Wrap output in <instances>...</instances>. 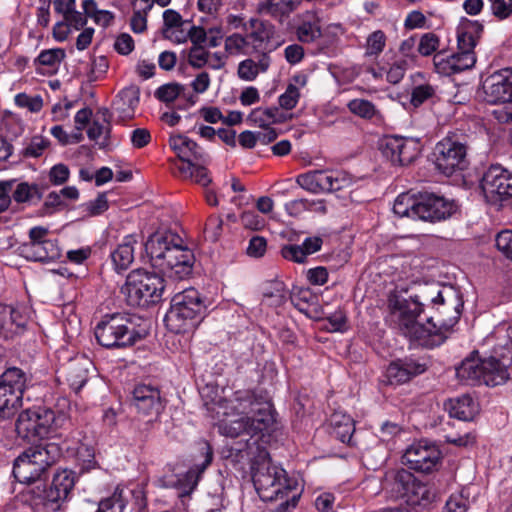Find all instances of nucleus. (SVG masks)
<instances>
[{
  "instance_id": "nucleus-4",
  "label": "nucleus",
  "mask_w": 512,
  "mask_h": 512,
  "mask_svg": "<svg viewBox=\"0 0 512 512\" xmlns=\"http://www.w3.org/2000/svg\"><path fill=\"white\" fill-rule=\"evenodd\" d=\"M208 410L216 414L221 434L228 437L250 435L246 441L256 442L253 437L269 432L275 424V411L268 401L258 400L251 391H236L231 399L213 400ZM235 442L231 444L233 446Z\"/></svg>"
},
{
  "instance_id": "nucleus-18",
  "label": "nucleus",
  "mask_w": 512,
  "mask_h": 512,
  "mask_svg": "<svg viewBox=\"0 0 512 512\" xmlns=\"http://www.w3.org/2000/svg\"><path fill=\"white\" fill-rule=\"evenodd\" d=\"M482 88L488 103H512V68L501 69L488 76Z\"/></svg>"
},
{
  "instance_id": "nucleus-31",
  "label": "nucleus",
  "mask_w": 512,
  "mask_h": 512,
  "mask_svg": "<svg viewBox=\"0 0 512 512\" xmlns=\"http://www.w3.org/2000/svg\"><path fill=\"white\" fill-rule=\"evenodd\" d=\"M140 90L136 86L126 87L119 92L114 101L115 109L124 117H132L139 104Z\"/></svg>"
},
{
  "instance_id": "nucleus-27",
  "label": "nucleus",
  "mask_w": 512,
  "mask_h": 512,
  "mask_svg": "<svg viewBox=\"0 0 512 512\" xmlns=\"http://www.w3.org/2000/svg\"><path fill=\"white\" fill-rule=\"evenodd\" d=\"M91 368H93V363L86 357H79L70 362L67 368L66 380L70 388L76 393L79 392L88 381Z\"/></svg>"
},
{
  "instance_id": "nucleus-28",
  "label": "nucleus",
  "mask_w": 512,
  "mask_h": 512,
  "mask_svg": "<svg viewBox=\"0 0 512 512\" xmlns=\"http://www.w3.org/2000/svg\"><path fill=\"white\" fill-rule=\"evenodd\" d=\"M483 376L481 384L497 386L505 383L509 378L507 366L494 357L482 360Z\"/></svg>"
},
{
  "instance_id": "nucleus-5",
  "label": "nucleus",
  "mask_w": 512,
  "mask_h": 512,
  "mask_svg": "<svg viewBox=\"0 0 512 512\" xmlns=\"http://www.w3.org/2000/svg\"><path fill=\"white\" fill-rule=\"evenodd\" d=\"M148 263L163 277L178 281L193 271L195 256L184 240L171 230L150 235L144 244Z\"/></svg>"
},
{
  "instance_id": "nucleus-47",
  "label": "nucleus",
  "mask_w": 512,
  "mask_h": 512,
  "mask_svg": "<svg viewBox=\"0 0 512 512\" xmlns=\"http://www.w3.org/2000/svg\"><path fill=\"white\" fill-rule=\"evenodd\" d=\"M278 114L277 108H257L254 109L249 117L250 119L255 122L260 127H266L270 125L271 123L276 122V117Z\"/></svg>"
},
{
  "instance_id": "nucleus-3",
  "label": "nucleus",
  "mask_w": 512,
  "mask_h": 512,
  "mask_svg": "<svg viewBox=\"0 0 512 512\" xmlns=\"http://www.w3.org/2000/svg\"><path fill=\"white\" fill-rule=\"evenodd\" d=\"M226 460L238 470L250 466L254 487L263 501L279 502L275 512H289L300 498L298 483L272 461L267 450L256 442L235 443L227 450Z\"/></svg>"
},
{
  "instance_id": "nucleus-20",
  "label": "nucleus",
  "mask_w": 512,
  "mask_h": 512,
  "mask_svg": "<svg viewBox=\"0 0 512 512\" xmlns=\"http://www.w3.org/2000/svg\"><path fill=\"white\" fill-rule=\"evenodd\" d=\"M199 455L194 458V465L179 479L180 497L189 496L198 485L201 475L212 463L213 451L207 441L198 443Z\"/></svg>"
},
{
  "instance_id": "nucleus-14",
  "label": "nucleus",
  "mask_w": 512,
  "mask_h": 512,
  "mask_svg": "<svg viewBox=\"0 0 512 512\" xmlns=\"http://www.w3.org/2000/svg\"><path fill=\"white\" fill-rule=\"evenodd\" d=\"M440 459L439 448L428 440L412 443L402 456L405 465L421 473L432 472L438 466Z\"/></svg>"
},
{
  "instance_id": "nucleus-15",
  "label": "nucleus",
  "mask_w": 512,
  "mask_h": 512,
  "mask_svg": "<svg viewBox=\"0 0 512 512\" xmlns=\"http://www.w3.org/2000/svg\"><path fill=\"white\" fill-rule=\"evenodd\" d=\"M481 188L486 198L498 202L512 197V172L501 165H491L483 174Z\"/></svg>"
},
{
  "instance_id": "nucleus-8",
  "label": "nucleus",
  "mask_w": 512,
  "mask_h": 512,
  "mask_svg": "<svg viewBox=\"0 0 512 512\" xmlns=\"http://www.w3.org/2000/svg\"><path fill=\"white\" fill-rule=\"evenodd\" d=\"M206 309V299L197 289H184L172 298L165 316L166 326L177 334L189 332L203 320Z\"/></svg>"
},
{
  "instance_id": "nucleus-38",
  "label": "nucleus",
  "mask_w": 512,
  "mask_h": 512,
  "mask_svg": "<svg viewBox=\"0 0 512 512\" xmlns=\"http://www.w3.org/2000/svg\"><path fill=\"white\" fill-rule=\"evenodd\" d=\"M102 121L94 119L91 126L87 130V136L90 140H98L102 135H108L110 132V112L107 108L98 111Z\"/></svg>"
},
{
  "instance_id": "nucleus-10",
  "label": "nucleus",
  "mask_w": 512,
  "mask_h": 512,
  "mask_svg": "<svg viewBox=\"0 0 512 512\" xmlns=\"http://www.w3.org/2000/svg\"><path fill=\"white\" fill-rule=\"evenodd\" d=\"M433 157L440 173L446 176L461 173L469 165L466 136L458 132L448 133L435 145Z\"/></svg>"
},
{
  "instance_id": "nucleus-56",
  "label": "nucleus",
  "mask_w": 512,
  "mask_h": 512,
  "mask_svg": "<svg viewBox=\"0 0 512 512\" xmlns=\"http://www.w3.org/2000/svg\"><path fill=\"white\" fill-rule=\"evenodd\" d=\"M203 163H193L192 170L190 173H180L183 178H191L196 183L207 186L211 182V178L208 174L207 169L202 165Z\"/></svg>"
},
{
  "instance_id": "nucleus-1",
  "label": "nucleus",
  "mask_w": 512,
  "mask_h": 512,
  "mask_svg": "<svg viewBox=\"0 0 512 512\" xmlns=\"http://www.w3.org/2000/svg\"><path fill=\"white\" fill-rule=\"evenodd\" d=\"M388 307L402 333L418 345L434 348L441 345L447 333L458 322L463 300L452 286H426L408 298L393 294Z\"/></svg>"
},
{
  "instance_id": "nucleus-37",
  "label": "nucleus",
  "mask_w": 512,
  "mask_h": 512,
  "mask_svg": "<svg viewBox=\"0 0 512 512\" xmlns=\"http://www.w3.org/2000/svg\"><path fill=\"white\" fill-rule=\"evenodd\" d=\"M124 489L116 487L113 494L99 502L98 512H123L127 505Z\"/></svg>"
},
{
  "instance_id": "nucleus-21",
  "label": "nucleus",
  "mask_w": 512,
  "mask_h": 512,
  "mask_svg": "<svg viewBox=\"0 0 512 512\" xmlns=\"http://www.w3.org/2000/svg\"><path fill=\"white\" fill-rule=\"evenodd\" d=\"M426 370L427 364L424 361L406 357L392 361L386 369L385 376L390 385H400L407 383Z\"/></svg>"
},
{
  "instance_id": "nucleus-35",
  "label": "nucleus",
  "mask_w": 512,
  "mask_h": 512,
  "mask_svg": "<svg viewBox=\"0 0 512 512\" xmlns=\"http://www.w3.org/2000/svg\"><path fill=\"white\" fill-rule=\"evenodd\" d=\"M419 195L402 193L394 201L393 212L399 217L417 219Z\"/></svg>"
},
{
  "instance_id": "nucleus-6",
  "label": "nucleus",
  "mask_w": 512,
  "mask_h": 512,
  "mask_svg": "<svg viewBox=\"0 0 512 512\" xmlns=\"http://www.w3.org/2000/svg\"><path fill=\"white\" fill-rule=\"evenodd\" d=\"M73 427L70 416L63 410L34 406L22 411L15 422L17 434L28 441L57 438L67 441Z\"/></svg>"
},
{
  "instance_id": "nucleus-55",
  "label": "nucleus",
  "mask_w": 512,
  "mask_h": 512,
  "mask_svg": "<svg viewBox=\"0 0 512 512\" xmlns=\"http://www.w3.org/2000/svg\"><path fill=\"white\" fill-rule=\"evenodd\" d=\"M453 61V57L446 55L444 52L435 54L433 58L436 71L444 75L455 74Z\"/></svg>"
},
{
  "instance_id": "nucleus-50",
  "label": "nucleus",
  "mask_w": 512,
  "mask_h": 512,
  "mask_svg": "<svg viewBox=\"0 0 512 512\" xmlns=\"http://www.w3.org/2000/svg\"><path fill=\"white\" fill-rule=\"evenodd\" d=\"M50 141L42 136H35L29 144L24 148L23 155L25 157L37 158L41 156L49 147Z\"/></svg>"
},
{
  "instance_id": "nucleus-34",
  "label": "nucleus",
  "mask_w": 512,
  "mask_h": 512,
  "mask_svg": "<svg viewBox=\"0 0 512 512\" xmlns=\"http://www.w3.org/2000/svg\"><path fill=\"white\" fill-rule=\"evenodd\" d=\"M307 83L305 75H295L292 82L288 84L285 92L279 96V105L281 108L291 110L296 107L300 98V88Z\"/></svg>"
},
{
  "instance_id": "nucleus-52",
  "label": "nucleus",
  "mask_w": 512,
  "mask_h": 512,
  "mask_svg": "<svg viewBox=\"0 0 512 512\" xmlns=\"http://www.w3.org/2000/svg\"><path fill=\"white\" fill-rule=\"evenodd\" d=\"M153 4H148L143 10L134 11L130 26L134 33H142L147 29V15L152 9Z\"/></svg>"
},
{
  "instance_id": "nucleus-23",
  "label": "nucleus",
  "mask_w": 512,
  "mask_h": 512,
  "mask_svg": "<svg viewBox=\"0 0 512 512\" xmlns=\"http://www.w3.org/2000/svg\"><path fill=\"white\" fill-rule=\"evenodd\" d=\"M19 251L22 257L34 262H53L61 256L56 240L25 242L19 247Z\"/></svg>"
},
{
  "instance_id": "nucleus-46",
  "label": "nucleus",
  "mask_w": 512,
  "mask_h": 512,
  "mask_svg": "<svg viewBox=\"0 0 512 512\" xmlns=\"http://www.w3.org/2000/svg\"><path fill=\"white\" fill-rule=\"evenodd\" d=\"M407 68V59L403 57L396 59L390 68L385 71L387 81L393 85L398 84L404 78Z\"/></svg>"
},
{
  "instance_id": "nucleus-16",
  "label": "nucleus",
  "mask_w": 512,
  "mask_h": 512,
  "mask_svg": "<svg viewBox=\"0 0 512 512\" xmlns=\"http://www.w3.org/2000/svg\"><path fill=\"white\" fill-rule=\"evenodd\" d=\"M456 209L453 200L433 193L419 194L417 219L432 223L443 221L450 218Z\"/></svg>"
},
{
  "instance_id": "nucleus-61",
  "label": "nucleus",
  "mask_w": 512,
  "mask_h": 512,
  "mask_svg": "<svg viewBox=\"0 0 512 512\" xmlns=\"http://www.w3.org/2000/svg\"><path fill=\"white\" fill-rule=\"evenodd\" d=\"M469 501L462 494H453L446 501L443 512H467Z\"/></svg>"
},
{
  "instance_id": "nucleus-12",
  "label": "nucleus",
  "mask_w": 512,
  "mask_h": 512,
  "mask_svg": "<svg viewBox=\"0 0 512 512\" xmlns=\"http://www.w3.org/2000/svg\"><path fill=\"white\" fill-rule=\"evenodd\" d=\"M296 182L310 193L322 194L350 187L353 178L343 170H314L298 175Z\"/></svg>"
},
{
  "instance_id": "nucleus-53",
  "label": "nucleus",
  "mask_w": 512,
  "mask_h": 512,
  "mask_svg": "<svg viewBox=\"0 0 512 512\" xmlns=\"http://www.w3.org/2000/svg\"><path fill=\"white\" fill-rule=\"evenodd\" d=\"M223 228V220L219 216H210L206 222L204 235L205 238L210 240L211 242H216Z\"/></svg>"
},
{
  "instance_id": "nucleus-43",
  "label": "nucleus",
  "mask_w": 512,
  "mask_h": 512,
  "mask_svg": "<svg viewBox=\"0 0 512 512\" xmlns=\"http://www.w3.org/2000/svg\"><path fill=\"white\" fill-rule=\"evenodd\" d=\"M250 41L247 36L239 33H233L225 39V51L230 55L247 54L246 48Z\"/></svg>"
},
{
  "instance_id": "nucleus-13",
  "label": "nucleus",
  "mask_w": 512,
  "mask_h": 512,
  "mask_svg": "<svg viewBox=\"0 0 512 512\" xmlns=\"http://www.w3.org/2000/svg\"><path fill=\"white\" fill-rule=\"evenodd\" d=\"M130 401L138 415L149 418V423L156 421L166 406L160 389L151 384H137L131 391Z\"/></svg>"
},
{
  "instance_id": "nucleus-39",
  "label": "nucleus",
  "mask_w": 512,
  "mask_h": 512,
  "mask_svg": "<svg viewBox=\"0 0 512 512\" xmlns=\"http://www.w3.org/2000/svg\"><path fill=\"white\" fill-rule=\"evenodd\" d=\"M318 205L316 210L326 211L323 201H309L307 199H295L285 203L284 208L288 215L292 217L300 216L304 211L312 210L313 206Z\"/></svg>"
},
{
  "instance_id": "nucleus-9",
  "label": "nucleus",
  "mask_w": 512,
  "mask_h": 512,
  "mask_svg": "<svg viewBox=\"0 0 512 512\" xmlns=\"http://www.w3.org/2000/svg\"><path fill=\"white\" fill-rule=\"evenodd\" d=\"M165 285L164 279L158 272L136 269L130 272L121 293L131 307H148L159 302Z\"/></svg>"
},
{
  "instance_id": "nucleus-32",
  "label": "nucleus",
  "mask_w": 512,
  "mask_h": 512,
  "mask_svg": "<svg viewBox=\"0 0 512 512\" xmlns=\"http://www.w3.org/2000/svg\"><path fill=\"white\" fill-rule=\"evenodd\" d=\"M482 360L477 357L464 359L456 368V375L467 384H481L483 369Z\"/></svg>"
},
{
  "instance_id": "nucleus-48",
  "label": "nucleus",
  "mask_w": 512,
  "mask_h": 512,
  "mask_svg": "<svg viewBox=\"0 0 512 512\" xmlns=\"http://www.w3.org/2000/svg\"><path fill=\"white\" fill-rule=\"evenodd\" d=\"M436 90L430 84H421L415 86L411 93V104L414 107H419L425 101L433 98L435 96Z\"/></svg>"
},
{
  "instance_id": "nucleus-63",
  "label": "nucleus",
  "mask_w": 512,
  "mask_h": 512,
  "mask_svg": "<svg viewBox=\"0 0 512 512\" xmlns=\"http://www.w3.org/2000/svg\"><path fill=\"white\" fill-rule=\"evenodd\" d=\"M492 14L499 19H506L512 14V3L510 0H488Z\"/></svg>"
},
{
  "instance_id": "nucleus-51",
  "label": "nucleus",
  "mask_w": 512,
  "mask_h": 512,
  "mask_svg": "<svg viewBox=\"0 0 512 512\" xmlns=\"http://www.w3.org/2000/svg\"><path fill=\"white\" fill-rule=\"evenodd\" d=\"M386 44V36L383 31H374L367 38L366 54L369 56L379 55Z\"/></svg>"
},
{
  "instance_id": "nucleus-58",
  "label": "nucleus",
  "mask_w": 512,
  "mask_h": 512,
  "mask_svg": "<svg viewBox=\"0 0 512 512\" xmlns=\"http://www.w3.org/2000/svg\"><path fill=\"white\" fill-rule=\"evenodd\" d=\"M497 249L512 261V230L499 232L495 239Z\"/></svg>"
},
{
  "instance_id": "nucleus-64",
  "label": "nucleus",
  "mask_w": 512,
  "mask_h": 512,
  "mask_svg": "<svg viewBox=\"0 0 512 512\" xmlns=\"http://www.w3.org/2000/svg\"><path fill=\"white\" fill-rule=\"evenodd\" d=\"M476 36L473 31L465 30L458 35V51L462 53H474Z\"/></svg>"
},
{
  "instance_id": "nucleus-40",
  "label": "nucleus",
  "mask_w": 512,
  "mask_h": 512,
  "mask_svg": "<svg viewBox=\"0 0 512 512\" xmlns=\"http://www.w3.org/2000/svg\"><path fill=\"white\" fill-rule=\"evenodd\" d=\"M416 479L408 470L400 469L394 474L393 490L397 496L405 498Z\"/></svg>"
},
{
  "instance_id": "nucleus-59",
  "label": "nucleus",
  "mask_w": 512,
  "mask_h": 512,
  "mask_svg": "<svg viewBox=\"0 0 512 512\" xmlns=\"http://www.w3.org/2000/svg\"><path fill=\"white\" fill-rule=\"evenodd\" d=\"M209 53L201 46H193L188 54V62L193 68H202L209 63Z\"/></svg>"
},
{
  "instance_id": "nucleus-62",
  "label": "nucleus",
  "mask_w": 512,
  "mask_h": 512,
  "mask_svg": "<svg viewBox=\"0 0 512 512\" xmlns=\"http://www.w3.org/2000/svg\"><path fill=\"white\" fill-rule=\"evenodd\" d=\"M439 45V39L432 33L424 34L419 42L418 51L423 56L431 55Z\"/></svg>"
},
{
  "instance_id": "nucleus-19",
  "label": "nucleus",
  "mask_w": 512,
  "mask_h": 512,
  "mask_svg": "<svg viewBox=\"0 0 512 512\" xmlns=\"http://www.w3.org/2000/svg\"><path fill=\"white\" fill-rule=\"evenodd\" d=\"M169 143L182 162L178 166L179 173L191 174L193 163H207L209 160L208 155L203 149L185 135L171 136Z\"/></svg>"
},
{
  "instance_id": "nucleus-49",
  "label": "nucleus",
  "mask_w": 512,
  "mask_h": 512,
  "mask_svg": "<svg viewBox=\"0 0 512 512\" xmlns=\"http://www.w3.org/2000/svg\"><path fill=\"white\" fill-rule=\"evenodd\" d=\"M405 499L412 505L421 504L422 501L429 500V490L424 483L416 479Z\"/></svg>"
},
{
  "instance_id": "nucleus-33",
  "label": "nucleus",
  "mask_w": 512,
  "mask_h": 512,
  "mask_svg": "<svg viewBox=\"0 0 512 512\" xmlns=\"http://www.w3.org/2000/svg\"><path fill=\"white\" fill-rule=\"evenodd\" d=\"M287 300V289L282 281L273 280L262 287V303L270 307H280Z\"/></svg>"
},
{
  "instance_id": "nucleus-26",
  "label": "nucleus",
  "mask_w": 512,
  "mask_h": 512,
  "mask_svg": "<svg viewBox=\"0 0 512 512\" xmlns=\"http://www.w3.org/2000/svg\"><path fill=\"white\" fill-rule=\"evenodd\" d=\"M137 244L134 235H127L117 247L111 251L110 257L117 272L127 270L134 261V250Z\"/></svg>"
},
{
  "instance_id": "nucleus-45",
  "label": "nucleus",
  "mask_w": 512,
  "mask_h": 512,
  "mask_svg": "<svg viewBox=\"0 0 512 512\" xmlns=\"http://www.w3.org/2000/svg\"><path fill=\"white\" fill-rule=\"evenodd\" d=\"M65 58V51L62 48L43 50L37 57L36 62L43 66L52 68L58 67Z\"/></svg>"
},
{
  "instance_id": "nucleus-25",
  "label": "nucleus",
  "mask_w": 512,
  "mask_h": 512,
  "mask_svg": "<svg viewBox=\"0 0 512 512\" xmlns=\"http://www.w3.org/2000/svg\"><path fill=\"white\" fill-rule=\"evenodd\" d=\"M271 65L269 52H261L257 59L247 58L238 64L237 74L241 80L254 81L260 73L268 71Z\"/></svg>"
},
{
  "instance_id": "nucleus-54",
  "label": "nucleus",
  "mask_w": 512,
  "mask_h": 512,
  "mask_svg": "<svg viewBox=\"0 0 512 512\" xmlns=\"http://www.w3.org/2000/svg\"><path fill=\"white\" fill-rule=\"evenodd\" d=\"M451 57H453L454 60L453 66L455 73L472 68L476 62L475 53H462L458 51L457 53L451 54Z\"/></svg>"
},
{
  "instance_id": "nucleus-42",
  "label": "nucleus",
  "mask_w": 512,
  "mask_h": 512,
  "mask_svg": "<svg viewBox=\"0 0 512 512\" xmlns=\"http://www.w3.org/2000/svg\"><path fill=\"white\" fill-rule=\"evenodd\" d=\"M42 194L37 185H30L26 182L19 183L13 192L12 198L17 203L31 202L34 199L40 200Z\"/></svg>"
},
{
  "instance_id": "nucleus-41",
  "label": "nucleus",
  "mask_w": 512,
  "mask_h": 512,
  "mask_svg": "<svg viewBox=\"0 0 512 512\" xmlns=\"http://www.w3.org/2000/svg\"><path fill=\"white\" fill-rule=\"evenodd\" d=\"M274 34V26L266 22L260 24L256 29L252 30L248 35V40L252 41V52H258L262 43L268 42Z\"/></svg>"
},
{
  "instance_id": "nucleus-7",
  "label": "nucleus",
  "mask_w": 512,
  "mask_h": 512,
  "mask_svg": "<svg viewBox=\"0 0 512 512\" xmlns=\"http://www.w3.org/2000/svg\"><path fill=\"white\" fill-rule=\"evenodd\" d=\"M139 321L142 320L138 317L124 314L105 315L95 327V337L108 349L131 347L149 333L147 325Z\"/></svg>"
},
{
  "instance_id": "nucleus-2",
  "label": "nucleus",
  "mask_w": 512,
  "mask_h": 512,
  "mask_svg": "<svg viewBox=\"0 0 512 512\" xmlns=\"http://www.w3.org/2000/svg\"><path fill=\"white\" fill-rule=\"evenodd\" d=\"M62 455L58 443L46 442L34 445L25 450L14 462L13 475L20 483L30 485L27 493L35 506H43L51 512H57L61 503L66 501L75 485V473L62 470L53 476L49 488L42 477L48 467L53 465Z\"/></svg>"
},
{
  "instance_id": "nucleus-30",
  "label": "nucleus",
  "mask_w": 512,
  "mask_h": 512,
  "mask_svg": "<svg viewBox=\"0 0 512 512\" xmlns=\"http://www.w3.org/2000/svg\"><path fill=\"white\" fill-rule=\"evenodd\" d=\"M445 408L448 411L450 417L462 421H470L476 414V404L469 395H463L455 399H450L445 404Z\"/></svg>"
},
{
  "instance_id": "nucleus-29",
  "label": "nucleus",
  "mask_w": 512,
  "mask_h": 512,
  "mask_svg": "<svg viewBox=\"0 0 512 512\" xmlns=\"http://www.w3.org/2000/svg\"><path fill=\"white\" fill-rule=\"evenodd\" d=\"M331 435L342 443H351L355 424L353 419L344 412L335 411L330 417Z\"/></svg>"
},
{
  "instance_id": "nucleus-22",
  "label": "nucleus",
  "mask_w": 512,
  "mask_h": 512,
  "mask_svg": "<svg viewBox=\"0 0 512 512\" xmlns=\"http://www.w3.org/2000/svg\"><path fill=\"white\" fill-rule=\"evenodd\" d=\"M27 321L19 309L0 302V339L11 340L22 334Z\"/></svg>"
},
{
  "instance_id": "nucleus-24",
  "label": "nucleus",
  "mask_w": 512,
  "mask_h": 512,
  "mask_svg": "<svg viewBox=\"0 0 512 512\" xmlns=\"http://www.w3.org/2000/svg\"><path fill=\"white\" fill-rule=\"evenodd\" d=\"M296 37L299 42L310 44L322 36L320 18L314 11H306L298 16L295 27Z\"/></svg>"
},
{
  "instance_id": "nucleus-36",
  "label": "nucleus",
  "mask_w": 512,
  "mask_h": 512,
  "mask_svg": "<svg viewBox=\"0 0 512 512\" xmlns=\"http://www.w3.org/2000/svg\"><path fill=\"white\" fill-rule=\"evenodd\" d=\"M348 110L363 119L371 120L373 118H380L381 114L377 107L369 100L356 98L347 103Z\"/></svg>"
},
{
  "instance_id": "nucleus-60",
  "label": "nucleus",
  "mask_w": 512,
  "mask_h": 512,
  "mask_svg": "<svg viewBox=\"0 0 512 512\" xmlns=\"http://www.w3.org/2000/svg\"><path fill=\"white\" fill-rule=\"evenodd\" d=\"M85 211L90 216L100 215L108 209V200L105 193H101L96 199L91 200L83 205Z\"/></svg>"
},
{
  "instance_id": "nucleus-17",
  "label": "nucleus",
  "mask_w": 512,
  "mask_h": 512,
  "mask_svg": "<svg viewBox=\"0 0 512 512\" xmlns=\"http://www.w3.org/2000/svg\"><path fill=\"white\" fill-rule=\"evenodd\" d=\"M381 151L393 165H408L419 154V144L412 138L391 136L381 144Z\"/></svg>"
},
{
  "instance_id": "nucleus-44",
  "label": "nucleus",
  "mask_w": 512,
  "mask_h": 512,
  "mask_svg": "<svg viewBox=\"0 0 512 512\" xmlns=\"http://www.w3.org/2000/svg\"><path fill=\"white\" fill-rule=\"evenodd\" d=\"M184 86L178 83H167L155 91V97L166 104L172 103L182 92Z\"/></svg>"
},
{
  "instance_id": "nucleus-11",
  "label": "nucleus",
  "mask_w": 512,
  "mask_h": 512,
  "mask_svg": "<svg viewBox=\"0 0 512 512\" xmlns=\"http://www.w3.org/2000/svg\"><path fill=\"white\" fill-rule=\"evenodd\" d=\"M25 373L17 367L8 368L0 377V423L11 420L22 407Z\"/></svg>"
},
{
  "instance_id": "nucleus-57",
  "label": "nucleus",
  "mask_w": 512,
  "mask_h": 512,
  "mask_svg": "<svg viewBox=\"0 0 512 512\" xmlns=\"http://www.w3.org/2000/svg\"><path fill=\"white\" fill-rule=\"evenodd\" d=\"M281 256L295 263H304L306 261L307 256L303 251L301 245L296 244H287L281 248Z\"/></svg>"
}]
</instances>
